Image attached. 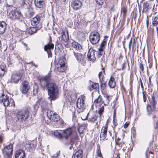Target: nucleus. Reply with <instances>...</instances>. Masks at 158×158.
<instances>
[{
	"mask_svg": "<svg viewBox=\"0 0 158 158\" xmlns=\"http://www.w3.org/2000/svg\"><path fill=\"white\" fill-rule=\"evenodd\" d=\"M51 80L52 74L50 73L40 79L41 88L44 90H48L49 99L51 101L56 100L59 94L58 86L54 82H50Z\"/></svg>",
	"mask_w": 158,
	"mask_h": 158,
	"instance_id": "obj_1",
	"label": "nucleus"
},
{
	"mask_svg": "<svg viewBox=\"0 0 158 158\" xmlns=\"http://www.w3.org/2000/svg\"><path fill=\"white\" fill-rule=\"evenodd\" d=\"M74 128L73 127H69L68 128L60 130L61 132H59L56 130L54 131V135L59 139H65L67 140L68 138L73 133Z\"/></svg>",
	"mask_w": 158,
	"mask_h": 158,
	"instance_id": "obj_2",
	"label": "nucleus"
},
{
	"mask_svg": "<svg viewBox=\"0 0 158 158\" xmlns=\"http://www.w3.org/2000/svg\"><path fill=\"white\" fill-rule=\"evenodd\" d=\"M8 16L12 20L19 22H22L24 19V17L21 11L16 8L9 12Z\"/></svg>",
	"mask_w": 158,
	"mask_h": 158,
	"instance_id": "obj_3",
	"label": "nucleus"
},
{
	"mask_svg": "<svg viewBox=\"0 0 158 158\" xmlns=\"http://www.w3.org/2000/svg\"><path fill=\"white\" fill-rule=\"evenodd\" d=\"M0 103H2L5 107L9 106L10 103L11 106H14L15 105L13 99L10 98L9 96L3 92L0 93Z\"/></svg>",
	"mask_w": 158,
	"mask_h": 158,
	"instance_id": "obj_4",
	"label": "nucleus"
},
{
	"mask_svg": "<svg viewBox=\"0 0 158 158\" xmlns=\"http://www.w3.org/2000/svg\"><path fill=\"white\" fill-rule=\"evenodd\" d=\"M150 104H148L146 105V110L147 114L149 116L151 115L156 110V104L157 102L156 100V98L154 92L151 96V100L150 101Z\"/></svg>",
	"mask_w": 158,
	"mask_h": 158,
	"instance_id": "obj_5",
	"label": "nucleus"
},
{
	"mask_svg": "<svg viewBox=\"0 0 158 158\" xmlns=\"http://www.w3.org/2000/svg\"><path fill=\"white\" fill-rule=\"evenodd\" d=\"M102 104L104 106V101L102 100L101 95H99L94 101V104L96 107L98 108V113L99 117H101L104 111V106H101Z\"/></svg>",
	"mask_w": 158,
	"mask_h": 158,
	"instance_id": "obj_6",
	"label": "nucleus"
},
{
	"mask_svg": "<svg viewBox=\"0 0 158 158\" xmlns=\"http://www.w3.org/2000/svg\"><path fill=\"white\" fill-rule=\"evenodd\" d=\"M29 111L28 109L18 110L16 114V117L18 121L25 122L29 117Z\"/></svg>",
	"mask_w": 158,
	"mask_h": 158,
	"instance_id": "obj_7",
	"label": "nucleus"
},
{
	"mask_svg": "<svg viewBox=\"0 0 158 158\" xmlns=\"http://www.w3.org/2000/svg\"><path fill=\"white\" fill-rule=\"evenodd\" d=\"M24 73V71L23 69H21L16 72L13 73L11 76L10 82L12 84L18 83Z\"/></svg>",
	"mask_w": 158,
	"mask_h": 158,
	"instance_id": "obj_8",
	"label": "nucleus"
},
{
	"mask_svg": "<svg viewBox=\"0 0 158 158\" xmlns=\"http://www.w3.org/2000/svg\"><path fill=\"white\" fill-rule=\"evenodd\" d=\"M13 146L11 143L8 145L5 146L2 149V152L4 157L5 158H10L12 155Z\"/></svg>",
	"mask_w": 158,
	"mask_h": 158,
	"instance_id": "obj_9",
	"label": "nucleus"
},
{
	"mask_svg": "<svg viewBox=\"0 0 158 158\" xmlns=\"http://www.w3.org/2000/svg\"><path fill=\"white\" fill-rule=\"evenodd\" d=\"M108 130V121H107L105 126L102 127L100 133V140L104 142L108 140L107 134Z\"/></svg>",
	"mask_w": 158,
	"mask_h": 158,
	"instance_id": "obj_10",
	"label": "nucleus"
},
{
	"mask_svg": "<svg viewBox=\"0 0 158 158\" xmlns=\"http://www.w3.org/2000/svg\"><path fill=\"white\" fill-rule=\"evenodd\" d=\"M100 36L99 33L96 31L91 32L89 36V40L93 44H96L99 41Z\"/></svg>",
	"mask_w": 158,
	"mask_h": 158,
	"instance_id": "obj_11",
	"label": "nucleus"
},
{
	"mask_svg": "<svg viewBox=\"0 0 158 158\" xmlns=\"http://www.w3.org/2000/svg\"><path fill=\"white\" fill-rule=\"evenodd\" d=\"M85 99L86 97L85 96L81 95L78 97L77 99L76 104L77 106L82 111L85 108Z\"/></svg>",
	"mask_w": 158,
	"mask_h": 158,
	"instance_id": "obj_12",
	"label": "nucleus"
},
{
	"mask_svg": "<svg viewBox=\"0 0 158 158\" xmlns=\"http://www.w3.org/2000/svg\"><path fill=\"white\" fill-rule=\"evenodd\" d=\"M42 18V14L39 13L37 14L33 18L31 19V25L33 26H37L42 27V25L41 23V20Z\"/></svg>",
	"mask_w": 158,
	"mask_h": 158,
	"instance_id": "obj_13",
	"label": "nucleus"
},
{
	"mask_svg": "<svg viewBox=\"0 0 158 158\" xmlns=\"http://www.w3.org/2000/svg\"><path fill=\"white\" fill-rule=\"evenodd\" d=\"M54 48V44L52 43V39L50 36L49 39V42L47 44L45 45L44 47V49L45 51L47 52L48 57H51L52 56V54L51 49L53 50Z\"/></svg>",
	"mask_w": 158,
	"mask_h": 158,
	"instance_id": "obj_14",
	"label": "nucleus"
},
{
	"mask_svg": "<svg viewBox=\"0 0 158 158\" xmlns=\"http://www.w3.org/2000/svg\"><path fill=\"white\" fill-rule=\"evenodd\" d=\"M47 115L49 119L52 121L57 122L58 120L60 118V116L56 113L54 112L53 111L50 110L47 113Z\"/></svg>",
	"mask_w": 158,
	"mask_h": 158,
	"instance_id": "obj_15",
	"label": "nucleus"
},
{
	"mask_svg": "<svg viewBox=\"0 0 158 158\" xmlns=\"http://www.w3.org/2000/svg\"><path fill=\"white\" fill-rule=\"evenodd\" d=\"M73 53L78 62L83 66H85L86 64L85 56L81 53H76L74 51Z\"/></svg>",
	"mask_w": 158,
	"mask_h": 158,
	"instance_id": "obj_16",
	"label": "nucleus"
},
{
	"mask_svg": "<svg viewBox=\"0 0 158 158\" xmlns=\"http://www.w3.org/2000/svg\"><path fill=\"white\" fill-rule=\"evenodd\" d=\"M30 88L29 82L27 80H24L21 83L20 89L22 94H26Z\"/></svg>",
	"mask_w": 158,
	"mask_h": 158,
	"instance_id": "obj_17",
	"label": "nucleus"
},
{
	"mask_svg": "<svg viewBox=\"0 0 158 158\" xmlns=\"http://www.w3.org/2000/svg\"><path fill=\"white\" fill-rule=\"evenodd\" d=\"M153 2L145 1L143 4L142 12L148 15L149 10L151 9L152 7V2Z\"/></svg>",
	"mask_w": 158,
	"mask_h": 158,
	"instance_id": "obj_18",
	"label": "nucleus"
},
{
	"mask_svg": "<svg viewBox=\"0 0 158 158\" xmlns=\"http://www.w3.org/2000/svg\"><path fill=\"white\" fill-rule=\"evenodd\" d=\"M71 6L74 10H78L82 7L83 4L80 0H73L71 3Z\"/></svg>",
	"mask_w": 158,
	"mask_h": 158,
	"instance_id": "obj_19",
	"label": "nucleus"
},
{
	"mask_svg": "<svg viewBox=\"0 0 158 158\" xmlns=\"http://www.w3.org/2000/svg\"><path fill=\"white\" fill-rule=\"evenodd\" d=\"M117 132H116L114 135L115 146V147H119V149H120L125 144V143L120 138L117 136Z\"/></svg>",
	"mask_w": 158,
	"mask_h": 158,
	"instance_id": "obj_20",
	"label": "nucleus"
},
{
	"mask_svg": "<svg viewBox=\"0 0 158 158\" xmlns=\"http://www.w3.org/2000/svg\"><path fill=\"white\" fill-rule=\"evenodd\" d=\"M34 3L35 6L40 10L45 9L46 7L45 0H35Z\"/></svg>",
	"mask_w": 158,
	"mask_h": 158,
	"instance_id": "obj_21",
	"label": "nucleus"
},
{
	"mask_svg": "<svg viewBox=\"0 0 158 158\" xmlns=\"http://www.w3.org/2000/svg\"><path fill=\"white\" fill-rule=\"evenodd\" d=\"M96 51L92 48H90L87 54V56L89 60L94 62L96 60L95 52Z\"/></svg>",
	"mask_w": 158,
	"mask_h": 158,
	"instance_id": "obj_22",
	"label": "nucleus"
},
{
	"mask_svg": "<svg viewBox=\"0 0 158 158\" xmlns=\"http://www.w3.org/2000/svg\"><path fill=\"white\" fill-rule=\"evenodd\" d=\"M26 156L25 151L21 149L17 150L14 154L15 158H26Z\"/></svg>",
	"mask_w": 158,
	"mask_h": 158,
	"instance_id": "obj_23",
	"label": "nucleus"
},
{
	"mask_svg": "<svg viewBox=\"0 0 158 158\" xmlns=\"http://www.w3.org/2000/svg\"><path fill=\"white\" fill-rule=\"evenodd\" d=\"M61 40L63 41L67 42V44L69 43V37L68 29L65 28V30H62L61 33Z\"/></svg>",
	"mask_w": 158,
	"mask_h": 158,
	"instance_id": "obj_24",
	"label": "nucleus"
},
{
	"mask_svg": "<svg viewBox=\"0 0 158 158\" xmlns=\"http://www.w3.org/2000/svg\"><path fill=\"white\" fill-rule=\"evenodd\" d=\"M88 89L90 91L93 90L99 92V85L98 83L92 82L88 86Z\"/></svg>",
	"mask_w": 158,
	"mask_h": 158,
	"instance_id": "obj_25",
	"label": "nucleus"
},
{
	"mask_svg": "<svg viewBox=\"0 0 158 158\" xmlns=\"http://www.w3.org/2000/svg\"><path fill=\"white\" fill-rule=\"evenodd\" d=\"M116 108L114 109V114L113 116V126H112V127L113 129V130L114 131H115V130L116 129L118 125V120L116 118Z\"/></svg>",
	"mask_w": 158,
	"mask_h": 158,
	"instance_id": "obj_26",
	"label": "nucleus"
},
{
	"mask_svg": "<svg viewBox=\"0 0 158 158\" xmlns=\"http://www.w3.org/2000/svg\"><path fill=\"white\" fill-rule=\"evenodd\" d=\"M27 10L25 13L26 17L28 19L31 18L35 14V11L32 7L27 8Z\"/></svg>",
	"mask_w": 158,
	"mask_h": 158,
	"instance_id": "obj_27",
	"label": "nucleus"
},
{
	"mask_svg": "<svg viewBox=\"0 0 158 158\" xmlns=\"http://www.w3.org/2000/svg\"><path fill=\"white\" fill-rule=\"evenodd\" d=\"M7 69L6 65L4 62L0 64V77L2 78L7 72Z\"/></svg>",
	"mask_w": 158,
	"mask_h": 158,
	"instance_id": "obj_28",
	"label": "nucleus"
},
{
	"mask_svg": "<svg viewBox=\"0 0 158 158\" xmlns=\"http://www.w3.org/2000/svg\"><path fill=\"white\" fill-rule=\"evenodd\" d=\"M109 36L107 35L104 36L102 41L100 44L98 50H100V51H104L105 48V46L106 45L107 38Z\"/></svg>",
	"mask_w": 158,
	"mask_h": 158,
	"instance_id": "obj_29",
	"label": "nucleus"
},
{
	"mask_svg": "<svg viewBox=\"0 0 158 158\" xmlns=\"http://www.w3.org/2000/svg\"><path fill=\"white\" fill-rule=\"evenodd\" d=\"M32 5V2L30 0H22L21 6L23 8H28Z\"/></svg>",
	"mask_w": 158,
	"mask_h": 158,
	"instance_id": "obj_30",
	"label": "nucleus"
},
{
	"mask_svg": "<svg viewBox=\"0 0 158 158\" xmlns=\"http://www.w3.org/2000/svg\"><path fill=\"white\" fill-rule=\"evenodd\" d=\"M41 28L40 27L33 26L31 27L28 29V33L29 34L32 35L36 33L38 30H40Z\"/></svg>",
	"mask_w": 158,
	"mask_h": 158,
	"instance_id": "obj_31",
	"label": "nucleus"
},
{
	"mask_svg": "<svg viewBox=\"0 0 158 158\" xmlns=\"http://www.w3.org/2000/svg\"><path fill=\"white\" fill-rule=\"evenodd\" d=\"M109 86L111 88H114L116 86V83L114 76L111 75L108 81Z\"/></svg>",
	"mask_w": 158,
	"mask_h": 158,
	"instance_id": "obj_32",
	"label": "nucleus"
},
{
	"mask_svg": "<svg viewBox=\"0 0 158 158\" xmlns=\"http://www.w3.org/2000/svg\"><path fill=\"white\" fill-rule=\"evenodd\" d=\"M150 23V21L148 15L146 19V25L147 31L148 32H151L152 34L153 35L154 31V28L153 27H152L151 28L150 27H149V25Z\"/></svg>",
	"mask_w": 158,
	"mask_h": 158,
	"instance_id": "obj_33",
	"label": "nucleus"
},
{
	"mask_svg": "<svg viewBox=\"0 0 158 158\" xmlns=\"http://www.w3.org/2000/svg\"><path fill=\"white\" fill-rule=\"evenodd\" d=\"M104 95V97L106 98L105 101H104V106H107L109 104L110 101L111 100L112 96H110L107 93L102 94Z\"/></svg>",
	"mask_w": 158,
	"mask_h": 158,
	"instance_id": "obj_34",
	"label": "nucleus"
},
{
	"mask_svg": "<svg viewBox=\"0 0 158 158\" xmlns=\"http://www.w3.org/2000/svg\"><path fill=\"white\" fill-rule=\"evenodd\" d=\"M64 97L66 98L69 101H73V94L71 91L69 90H66L64 94Z\"/></svg>",
	"mask_w": 158,
	"mask_h": 158,
	"instance_id": "obj_35",
	"label": "nucleus"
},
{
	"mask_svg": "<svg viewBox=\"0 0 158 158\" xmlns=\"http://www.w3.org/2000/svg\"><path fill=\"white\" fill-rule=\"evenodd\" d=\"M6 24L4 22H0V34H3L6 28Z\"/></svg>",
	"mask_w": 158,
	"mask_h": 158,
	"instance_id": "obj_36",
	"label": "nucleus"
},
{
	"mask_svg": "<svg viewBox=\"0 0 158 158\" xmlns=\"http://www.w3.org/2000/svg\"><path fill=\"white\" fill-rule=\"evenodd\" d=\"M101 91L102 94L103 91L106 89L107 84L106 81H104V80L99 81Z\"/></svg>",
	"mask_w": 158,
	"mask_h": 158,
	"instance_id": "obj_37",
	"label": "nucleus"
},
{
	"mask_svg": "<svg viewBox=\"0 0 158 158\" xmlns=\"http://www.w3.org/2000/svg\"><path fill=\"white\" fill-rule=\"evenodd\" d=\"M78 139V136L77 134H76L74 136L71 137L69 141L70 144L71 145H73L76 142Z\"/></svg>",
	"mask_w": 158,
	"mask_h": 158,
	"instance_id": "obj_38",
	"label": "nucleus"
},
{
	"mask_svg": "<svg viewBox=\"0 0 158 158\" xmlns=\"http://www.w3.org/2000/svg\"><path fill=\"white\" fill-rule=\"evenodd\" d=\"M82 150L81 149L78 150L73 155V158H82Z\"/></svg>",
	"mask_w": 158,
	"mask_h": 158,
	"instance_id": "obj_39",
	"label": "nucleus"
},
{
	"mask_svg": "<svg viewBox=\"0 0 158 158\" xmlns=\"http://www.w3.org/2000/svg\"><path fill=\"white\" fill-rule=\"evenodd\" d=\"M66 63V59L65 58L64 56H62L59 58L58 61L57 65H65Z\"/></svg>",
	"mask_w": 158,
	"mask_h": 158,
	"instance_id": "obj_40",
	"label": "nucleus"
},
{
	"mask_svg": "<svg viewBox=\"0 0 158 158\" xmlns=\"http://www.w3.org/2000/svg\"><path fill=\"white\" fill-rule=\"evenodd\" d=\"M57 70L60 72H63L65 71L67 69L65 65H57Z\"/></svg>",
	"mask_w": 158,
	"mask_h": 158,
	"instance_id": "obj_41",
	"label": "nucleus"
},
{
	"mask_svg": "<svg viewBox=\"0 0 158 158\" xmlns=\"http://www.w3.org/2000/svg\"><path fill=\"white\" fill-rule=\"evenodd\" d=\"M85 129V125L84 124L79 125V124H78L77 131L79 134L80 135L83 133Z\"/></svg>",
	"mask_w": 158,
	"mask_h": 158,
	"instance_id": "obj_42",
	"label": "nucleus"
},
{
	"mask_svg": "<svg viewBox=\"0 0 158 158\" xmlns=\"http://www.w3.org/2000/svg\"><path fill=\"white\" fill-rule=\"evenodd\" d=\"M152 26H156L158 25V15L152 17Z\"/></svg>",
	"mask_w": 158,
	"mask_h": 158,
	"instance_id": "obj_43",
	"label": "nucleus"
},
{
	"mask_svg": "<svg viewBox=\"0 0 158 158\" xmlns=\"http://www.w3.org/2000/svg\"><path fill=\"white\" fill-rule=\"evenodd\" d=\"M16 42L15 40H10L9 48L10 50H13L16 46Z\"/></svg>",
	"mask_w": 158,
	"mask_h": 158,
	"instance_id": "obj_44",
	"label": "nucleus"
},
{
	"mask_svg": "<svg viewBox=\"0 0 158 158\" xmlns=\"http://www.w3.org/2000/svg\"><path fill=\"white\" fill-rule=\"evenodd\" d=\"M154 125V129L153 131V134L156 136L158 135V120L157 121L153 123Z\"/></svg>",
	"mask_w": 158,
	"mask_h": 158,
	"instance_id": "obj_45",
	"label": "nucleus"
},
{
	"mask_svg": "<svg viewBox=\"0 0 158 158\" xmlns=\"http://www.w3.org/2000/svg\"><path fill=\"white\" fill-rule=\"evenodd\" d=\"M150 154H151L152 155L151 156L152 158H155L154 150H153L152 151H150L149 152L148 151V150H147L145 152L146 158H149L150 156L149 155Z\"/></svg>",
	"mask_w": 158,
	"mask_h": 158,
	"instance_id": "obj_46",
	"label": "nucleus"
},
{
	"mask_svg": "<svg viewBox=\"0 0 158 158\" xmlns=\"http://www.w3.org/2000/svg\"><path fill=\"white\" fill-rule=\"evenodd\" d=\"M50 110H49L50 111ZM49 111L48 110V106L46 103L44 104L41 106V111L44 114V113Z\"/></svg>",
	"mask_w": 158,
	"mask_h": 158,
	"instance_id": "obj_47",
	"label": "nucleus"
},
{
	"mask_svg": "<svg viewBox=\"0 0 158 158\" xmlns=\"http://www.w3.org/2000/svg\"><path fill=\"white\" fill-rule=\"evenodd\" d=\"M96 153L98 157L100 158H103L101 152L100 147L99 144L98 145Z\"/></svg>",
	"mask_w": 158,
	"mask_h": 158,
	"instance_id": "obj_48",
	"label": "nucleus"
},
{
	"mask_svg": "<svg viewBox=\"0 0 158 158\" xmlns=\"http://www.w3.org/2000/svg\"><path fill=\"white\" fill-rule=\"evenodd\" d=\"M121 11V13H123V17H126L127 16V7L125 6L122 7Z\"/></svg>",
	"mask_w": 158,
	"mask_h": 158,
	"instance_id": "obj_49",
	"label": "nucleus"
},
{
	"mask_svg": "<svg viewBox=\"0 0 158 158\" xmlns=\"http://www.w3.org/2000/svg\"><path fill=\"white\" fill-rule=\"evenodd\" d=\"M106 75V73H104L102 71H100L98 75L99 79V81L104 80L105 75Z\"/></svg>",
	"mask_w": 158,
	"mask_h": 158,
	"instance_id": "obj_50",
	"label": "nucleus"
},
{
	"mask_svg": "<svg viewBox=\"0 0 158 158\" xmlns=\"http://www.w3.org/2000/svg\"><path fill=\"white\" fill-rule=\"evenodd\" d=\"M98 118V116L96 115H94L91 118L88 119V121L91 123H94Z\"/></svg>",
	"mask_w": 158,
	"mask_h": 158,
	"instance_id": "obj_51",
	"label": "nucleus"
},
{
	"mask_svg": "<svg viewBox=\"0 0 158 158\" xmlns=\"http://www.w3.org/2000/svg\"><path fill=\"white\" fill-rule=\"evenodd\" d=\"M71 46L76 50L79 49L80 47H81L80 45L78 43L75 41H73L72 43Z\"/></svg>",
	"mask_w": 158,
	"mask_h": 158,
	"instance_id": "obj_52",
	"label": "nucleus"
},
{
	"mask_svg": "<svg viewBox=\"0 0 158 158\" xmlns=\"http://www.w3.org/2000/svg\"><path fill=\"white\" fill-rule=\"evenodd\" d=\"M139 72L140 74L144 73V64L142 62L139 63Z\"/></svg>",
	"mask_w": 158,
	"mask_h": 158,
	"instance_id": "obj_53",
	"label": "nucleus"
},
{
	"mask_svg": "<svg viewBox=\"0 0 158 158\" xmlns=\"http://www.w3.org/2000/svg\"><path fill=\"white\" fill-rule=\"evenodd\" d=\"M36 146V144L33 143H31L28 144V148L29 151H33L35 149Z\"/></svg>",
	"mask_w": 158,
	"mask_h": 158,
	"instance_id": "obj_54",
	"label": "nucleus"
},
{
	"mask_svg": "<svg viewBox=\"0 0 158 158\" xmlns=\"http://www.w3.org/2000/svg\"><path fill=\"white\" fill-rule=\"evenodd\" d=\"M151 115H152V119L153 123L157 121V120H158V112L156 114L155 111Z\"/></svg>",
	"mask_w": 158,
	"mask_h": 158,
	"instance_id": "obj_55",
	"label": "nucleus"
},
{
	"mask_svg": "<svg viewBox=\"0 0 158 158\" xmlns=\"http://www.w3.org/2000/svg\"><path fill=\"white\" fill-rule=\"evenodd\" d=\"M120 88L123 94H126L127 93L126 89L125 88L122 82L120 83Z\"/></svg>",
	"mask_w": 158,
	"mask_h": 158,
	"instance_id": "obj_56",
	"label": "nucleus"
},
{
	"mask_svg": "<svg viewBox=\"0 0 158 158\" xmlns=\"http://www.w3.org/2000/svg\"><path fill=\"white\" fill-rule=\"evenodd\" d=\"M142 94L143 98V101L145 102L147 100V97H148V95L147 94L146 92L144 91H143Z\"/></svg>",
	"mask_w": 158,
	"mask_h": 158,
	"instance_id": "obj_57",
	"label": "nucleus"
},
{
	"mask_svg": "<svg viewBox=\"0 0 158 158\" xmlns=\"http://www.w3.org/2000/svg\"><path fill=\"white\" fill-rule=\"evenodd\" d=\"M97 3L101 6L102 5L104 2L105 3L107 0H95Z\"/></svg>",
	"mask_w": 158,
	"mask_h": 158,
	"instance_id": "obj_58",
	"label": "nucleus"
},
{
	"mask_svg": "<svg viewBox=\"0 0 158 158\" xmlns=\"http://www.w3.org/2000/svg\"><path fill=\"white\" fill-rule=\"evenodd\" d=\"M101 70H102V71L104 73H106L105 69H106L107 68V65L106 64H105V63L104 64H101Z\"/></svg>",
	"mask_w": 158,
	"mask_h": 158,
	"instance_id": "obj_59",
	"label": "nucleus"
},
{
	"mask_svg": "<svg viewBox=\"0 0 158 158\" xmlns=\"http://www.w3.org/2000/svg\"><path fill=\"white\" fill-rule=\"evenodd\" d=\"M57 123L59 124L60 126L61 127H62L64 126V122L63 119L60 117V118L59 119V120H58V122Z\"/></svg>",
	"mask_w": 158,
	"mask_h": 158,
	"instance_id": "obj_60",
	"label": "nucleus"
},
{
	"mask_svg": "<svg viewBox=\"0 0 158 158\" xmlns=\"http://www.w3.org/2000/svg\"><path fill=\"white\" fill-rule=\"evenodd\" d=\"M152 76H150L149 77L148 80H149V83L148 85V87L149 88H151L152 86H153V84L152 83V82L151 81V79L152 78Z\"/></svg>",
	"mask_w": 158,
	"mask_h": 158,
	"instance_id": "obj_61",
	"label": "nucleus"
},
{
	"mask_svg": "<svg viewBox=\"0 0 158 158\" xmlns=\"http://www.w3.org/2000/svg\"><path fill=\"white\" fill-rule=\"evenodd\" d=\"M136 40L135 38V35H133V41L132 43V49L133 50L136 46Z\"/></svg>",
	"mask_w": 158,
	"mask_h": 158,
	"instance_id": "obj_62",
	"label": "nucleus"
},
{
	"mask_svg": "<svg viewBox=\"0 0 158 158\" xmlns=\"http://www.w3.org/2000/svg\"><path fill=\"white\" fill-rule=\"evenodd\" d=\"M123 30V28L122 27H120L118 29L115 33L116 35L117 34L118 35H119Z\"/></svg>",
	"mask_w": 158,
	"mask_h": 158,
	"instance_id": "obj_63",
	"label": "nucleus"
},
{
	"mask_svg": "<svg viewBox=\"0 0 158 158\" xmlns=\"http://www.w3.org/2000/svg\"><path fill=\"white\" fill-rule=\"evenodd\" d=\"M148 63H149L148 67L149 68L151 69L153 65V60L152 59L148 60Z\"/></svg>",
	"mask_w": 158,
	"mask_h": 158,
	"instance_id": "obj_64",
	"label": "nucleus"
}]
</instances>
